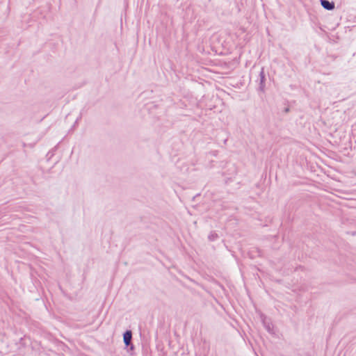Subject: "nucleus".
Segmentation results:
<instances>
[{
    "instance_id": "obj_2",
    "label": "nucleus",
    "mask_w": 356,
    "mask_h": 356,
    "mask_svg": "<svg viewBox=\"0 0 356 356\" xmlns=\"http://www.w3.org/2000/svg\"><path fill=\"white\" fill-rule=\"evenodd\" d=\"M322 7L327 10H332L334 8V3L328 0H320Z\"/></svg>"
},
{
    "instance_id": "obj_3",
    "label": "nucleus",
    "mask_w": 356,
    "mask_h": 356,
    "mask_svg": "<svg viewBox=\"0 0 356 356\" xmlns=\"http://www.w3.org/2000/svg\"><path fill=\"white\" fill-rule=\"evenodd\" d=\"M265 80L266 76L264 71V68L261 69L259 74V90L261 91H264L265 88Z\"/></svg>"
},
{
    "instance_id": "obj_1",
    "label": "nucleus",
    "mask_w": 356,
    "mask_h": 356,
    "mask_svg": "<svg viewBox=\"0 0 356 356\" xmlns=\"http://www.w3.org/2000/svg\"><path fill=\"white\" fill-rule=\"evenodd\" d=\"M132 339V332L131 330H127L123 334V341L127 347L131 346V348H133V345L131 343Z\"/></svg>"
},
{
    "instance_id": "obj_5",
    "label": "nucleus",
    "mask_w": 356,
    "mask_h": 356,
    "mask_svg": "<svg viewBox=\"0 0 356 356\" xmlns=\"http://www.w3.org/2000/svg\"><path fill=\"white\" fill-rule=\"evenodd\" d=\"M267 329H268V330L269 331V330H270V327H269V326H268V327H267Z\"/></svg>"
},
{
    "instance_id": "obj_4",
    "label": "nucleus",
    "mask_w": 356,
    "mask_h": 356,
    "mask_svg": "<svg viewBox=\"0 0 356 356\" xmlns=\"http://www.w3.org/2000/svg\"><path fill=\"white\" fill-rule=\"evenodd\" d=\"M217 237V234H212L211 235L209 236V238L210 241H213L215 240V238Z\"/></svg>"
}]
</instances>
